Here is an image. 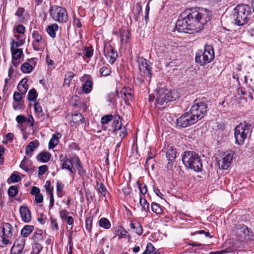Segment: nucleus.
<instances>
[{
	"instance_id": "680f3d73",
	"label": "nucleus",
	"mask_w": 254,
	"mask_h": 254,
	"mask_svg": "<svg viewBox=\"0 0 254 254\" xmlns=\"http://www.w3.org/2000/svg\"><path fill=\"white\" fill-rule=\"evenodd\" d=\"M48 169V167L46 165H44L42 166H41L39 167V172H38V175L39 176H42L45 174L46 171Z\"/></svg>"
},
{
	"instance_id": "338daca9",
	"label": "nucleus",
	"mask_w": 254,
	"mask_h": 254,
	"mask_svg": "<svg viewBox=\"0 0 254 254\" xmlns=\"http://www.w3.org/2000/svg\"><path fill=\"white\" fill-rule=\"evenodd\" d=\"M25 122H26L30 127H33L34 123V120L31 115H29L28 118L26 119Z\"/></svg>"
},
{
	"instance_id": "6e6d98bb",
	"label": "nucleus",
	"mask_w": 254,
	"mask_h": 254,
	"mask_svg": "<svg viewBox=\"0 0 254 254\" xmlns=\"http://www.w3.org/2000/svg\"><path fill=\"white\" fill-rule=\"evenodd\" d=\"M68 214L69 212L66 210H63L60 212V217L63 221H65L67 217H69L68 216Z\"/></svg>"
},
{
	"instance_id": "393cba45",
	"label": "nucleus",
	"mask_w": 254,
	"mask_h": 254,
	"mask_svg": "<svg viewBox=\"0 0 254 254\" xmlns=\"http://www.w3.org/2000/svg\"><path fill=\"white\" fill-rule=\"evenodd\" d=\"M51 157V154L48 152H43L39 153L37 156V159L42 163H46L49 161Z\"/></svg>"
},
{
	"instance_id": "72a5a7b5",
	"label": "nucleus",
	"mask_w": 254,
	"mask_h": 254,
	"mask_svg": "<svg viewBox=\"0 0 254 254\" xmlns=\"http://www.w3.org/2000/svg\"><path fill=\"white\" fill-rule=\"evenodd\" d=\"M119 115H116L114 117L113 127L115 130H118L121 129L122 127L121 121Z\"/></svg>"
},
{
	"instance_id": "6e6552de",
	"label": "nucleus",
	"mask_w": 254,
	"mask_h": 254,
	"mask_svg": "<svg viewBox=\"0 0 254 254\" xmlns=\"http://www.w3.org/2000/svg\"><path fill=\"white\" fill-rule=\"evenodd\" d=\"M12 226L8 223H4L3 227H0V246L5 247L9 243V238L12 235Z\"/></svg>"
},
{
	"instance_id": "c85d7f7f",
	"label": "nucleus",
	"mask_w": 254,
	"mask_h": 254,
	"mask_svg": "<svg viewBox=\"0 0 254 254\" xmlns=\"http://www.w3.org/2000/svg\"><path fill=\"white\" fill-rule=\"evenodd\" d=\"M10 50L12 55V59L20 60L21 57L23 56V51L22 49L14 50L12 46L10 47Z\"/></svg>"
},
{
	"instance_id": "c9c22d12",
	"label": "nucleus",
	"mask_w": 254,
	"mask_h": 254,
	"mask_svg": "<svg viewBox=\"0 0 254 254\" xmlns=\"http://www.w3.org/2000/svg\"><path fill=\"white\" fill-rule=\"evenodd\" d=\"M37 96L38 94L36 89L32 88L28 93L27 99L30 101H34L36 100Z\"/></svg>"
},
{
	"instance_id": "4468645a",
	"label": "nucleus",
	"mask_w": 254,
	"mask_h": 254,
	"mask_svg": "<svg viewBox=\"0 0 254 254\" xmlns=\"http://www.w3.org/2000/svg\"><path fill=\"white\" fill-rule=\"evenodd\" d=\"M233 160V154L232 153H224L220 159L217 160V163L219 168L227 170L230 166Z\"/></svg>"
},
{
	"instance_id": "58836bf2",
	"label": "nucleus",
	"mask_w": 254,
	"mask_h": 254,
	"mask_svg": "<svg viewBox=\"0 0 254 254\" xmlns=\"http://www.w3.org/2000/svg\"><path fill=\"white\" fill-rule=\"evenodd\" d=\"M139 203L144 210L147 211L149 210V204L146 199L142 196H140Z\"/></svg>"
},
{
	"instance_id": "ea45409f",
	"label": "nucleus",
	"mask_w": 254,
	"mask_h": 254,
	"mask_svg": "<svg viewBox=\"0 0 254 254\" xmlns=\"http://www.w3.org/2000/svg\"><path fill=\"white\" fill-rule=\"evenodd\" d=\"M24 107L25 105L23 101H13V108L15 110L24 109Z\"/></svg>"
},
{
	"instance_id": "b1692460",
	"label": "nucleus",
	"mask_w": 254,
	"mask_h": 254,
	"mask_svg": "<svg viewBox=\"0 0 254 254\" xmlns=\"http://www.w3.org/2000/svg\"><path fill=\"white\" fill-rule=\"evenodd\" d=\"M27 82V79L26 78H23L20 81L17 86V89L19 91L18 92L23 95L25 94L28 88Z\"/></svg>"
},
{
	"instance_id": "a19ab883",
	"label": "nucleus",
	"mask_w": 254,
	"mask_h": 254,
	"mask_svg": "<svg viewBox=\"0 0 254 254\" xmlns=\"http://www.w3.org/2000/svg\"><path fill=\"white\" fill-rule=\"evenodd\" d=\"M39 144H29L25 148V153L27 155L31 154Z\"/></svg>"
},
{
	"instance_id": "bf43d9fd",
	"label": "nucleus",
	"mask_w": 254,
	"mask_h": 254,
	"mask_svg": "<svg viewBox=\"0 0 254 254\" xmlns=\"http://www.w3.org/2000/svg\"><path fill=\"white\" fill-rule=\"evenodd\" d=\"M44 187L46 189V192L47 193H49L53 191V188L51 187L50 181H46V184L44 186Z\"/></svg>"
},
{
	"instance_id": "e2e57ef3",
	"label": "nucleus",
	"mask_w": 254,
	"mask_h": 254,
	"mask_svg": "<svg viewBox=\"0 0 254 254\" xmlns=\"http://www.w3.org/2000/svg\"><path fill=\"white\" fill-rule=\"evenodd\" d=\"M51 228L53 230H57L59 229L58 224L55 219L54 218H51Z\"/></svg>"
},
{
	"instance_id": "6ab92c4d",
	"label": "nucleus",
	"mask_w": 254,
	"mask_h": 254,
	"mask_svg": "<svg viewBox=\"0 0 254 254\" xmlns=\"http://www.w3.org/2000/svg\"><path fill=\"white\" fill-rule=\"evenodd\" d=\"M29 61L31 62H32L34 65H35L37 59L32 58L30 60H29ZM34 66H33L28 63H24L21 65L20 69L23 73H29L33 70Z\"/></svg>"
},
{
	"instance_id": "f8f14e48",
	"label": "nucleus",
	"mask_w": 254,
	"mask_h": 254,
	"mask_svg": "<svg viewBox=\"0 0 254 254\" xmlns=\"http://www.w3.org/2000/svg\"><path fill=\"white\" fill-rule=\"evenodd\" d=\"M236 234L241 238H243L246 241H252L253 240V233L251 228L248 226L240 224L237 225L235 229Z\"/></svg>"
},
{
	"instance_id": "5fc2aeb1",
	"label": "nucleus",
	"mask_w": 254,
	"mask_h": 254,
	"mask_svg": "<svg viewBox=\"0 0 254 254\" xmlns=\"http://www.w3.org/2000/svg\"><path fill=\"white\" fill-rule=\"evenodd\" d=\"M23 94H22L21 93L15 91L13 94V101H23L22 98H23Z\"/></svg>"
},
{
	"instance_id": "4be33fe9",
	"label": "nucleus",
	"mask_w": 254,
	"mask_h": 254,
	"mask_svg": "<svg viewBox=\"0 0 254 254\" xmlns=\"http://www.w3.org/2000/svg\"><path fill=\"white\" fill-rule=\"evenodd\" d=\"M167 151L166 153V155L167 159L169 161V163H172L174 161L176 157L177 151L173 146L167 145Z\"/></svg>"
},
{
	"instance_id": "f3484780",
	"label": "nucleus",
	"mask_w": 254,
	"mask_h": 254,
	"mask_svg": "<svg viewBox=\"0 0 254 254\" xmlns=\"http://www.w3.org/2000/svg\"><path fill=\"white\" fill-rule=\"evenodd\" d=\"M25 245V241L23 239H19L16 240L11 249V254H21L22 253H25V252H23Z\"/></svg>"
},
{
	"instance_id": "f704fd0d",
	"label": "nucleus",
	"mask_w": 254,
	"mask_h": 254,
	"mask_svg": "<svg viewBox=\"0 0 254 254\" xmlns=\"http://www.w3.org/2000/svg\"><path fill=\"white\" fill-rule=\"evenodd\" d=\"M84 118L80 113H75L72 116V121L74 123H83Z\"/></svg>"
},
{
	"instance_id": "2f4dec72",
	"label": "nucleus",
	"mask_w": 254,
	"mask_h": 254,
	"mask_svg": "<svg viewBox=\"0 0 254 254\" xmlns=\"http://www.w3.org/2000/svg\"><path fill=\"white\" fill-rule=\"evenodd\" d=\"M142 254H159V253L156 251L154 246L149 243L147 244L145 251Z\"/></svg>"
},
{
	"instance_id": "ddd939ff",
	"label": "nucleus",
	"mask_w": 254,
	"mask_h": 254,
	"mask_svg": "<svg viewBox=\"0 0 254 254\" xmlns=\"http://www.w3.org/2000/svg\"><path fill=\"white\" fill-rule=\"evenodd\" d=\"M32 47L36 51H39L44 48L45 40L41 34L38 31L34 30L32 33Z\"/></svg>"
},
{
	"instance_id": "de8ad7c7",
	"label": "nucleus",
	"mask_w": 254,
	"mask_h": 254,
	"mask_svg": "<svg viewBox=\"0 0 254 254\" xmlns=\"http://www.w3.org/2000/svg\"><path fill=\"white\" fill-rule=\"evenodd\" d=\"M99 72L101 76H108L111 73V70L109 67L105 66L100 68Z\"/></svg>"
},
{
	"instance_id": "7ed1b4c3",
	"label": "nucleus",
	"mask_w": 254,
	"mask_h": 254,
	"mask_svg": "<svg viewBox=\"0 0 254 254\" xmlns=\"http://www.w3.org/2000/svg\"><path fill=\"white\" fill-rule=\"evenodd\" d=\"M182 160L187 169L195 172H201L203 166L200 156L193 151H185L182 157Z\"/></svg>"
},
{
	"instance_id": "a18cd8bd",
	"label": "nucleus",
	"mask_w": 254,
	"mask_h": 254,
	"mask_svg": "<svg viewBox=\"0 0 254 254\" xmlns=\"http://www.w3.org/2000/svg\"><path fill=\"white\" fill-rule=\"evenodd\" d=\"M93 216H90L85 219V227L86 229L90 232L92 229Z\"/></svg>"
},
{
	"instance_id": "79ce46f5",
	"label": "nucleus",
	"mask_w": 254,
	"mask_h": 254,
	"mask_svg": "<svg viewBox=\"0 0 254 254\" xmlns=\"http://www.w3.org/2000/svg\"><path fill=\"white\" fill-rule=\"evenodd\" d=\"M149 149V151H148V157L145 162V165L147 167H149V161L156 155L155 150H153L150 148Z\"/></svg>"
},
{
	"instance_id": "a878e982",
	"label": "nucleus",
	"mask_w": 254,
	"mask_h": 254,
	"mask_svg": "<svg viewBox=\"0 0 254 254\" xmlns=\"http://www.w3.org/2000/svg\"><path fill=\"white\" fill-rule=\"evenodd\" d=\"M115 235L120 236V238L127 237L128 239L130 236L128 235L127 231L123 227L119 226L115 229Z\"/></svg>"
},
{
	"instance_id": "f03ea898",
	"label": "nucleus",
	"mask_w": 254,
	"mask_h": 254,
	"mask_svg": "<svg viewBox=\"0 0 254 254\" xmlns=\"http://www.w3.org/2000/svg\"><path fill=\"white\" fill-rule=\"evenodd\" d=\"M254 11V8L249 4H238L234 9L233 18L235 24L242 26L249 22L251 15Z\"/></svg>"
},
{
	"instance_id": "412c9836",
	"label": "nucleus",
	"mask_w": 254,
	"mask_h": 254,
	"mask_svg": "<svg viewBox=\"0 0 254 254\" xmlns=\"http://www.w3.org/2000/svg\"><path fill=\"white\" fill-rule=\"evenodd\" d=\"M19 211L22 220L25 222H29L31 220V216L28 207L24 206H21Z\"/></svg>"
},
{
	"instance_id": "4c0bfd02",
	"label": "nucleus",
	"mask_w": 254,
	"mask_h": 254,
	"mask_svg": "<svg viewBox=\"0 0 254 254\" xmlns=\"http://www.w3.org/2000/svg\"><path fill=\"white\" fill-rule=\"evenodd\" d=\"M83 51L84 56L88 58H91L93 55V49L92 47H85Z\"/></svg>"
},
{
	"instance_id": "a211bd4d",
	"label": "nucleus",
	"mask_w": 254,
	"mask_h": 254,
	"mask_svg": "<svg viewBox=\"0 0 254 254\" xmlns=\"http://www.w3.org/2000/svg\"><path fill=\"white\" fill-rule=\"evenodd\" d=\"M205 65L211 63L214 59V51L211 45H205Z\"/></svg>"
},
{
	"instance_id": "39448f33",
	"label": "nucleus",
	"mask_w": 254,
	"mask_h": 254,
	"mask_svg": "<svg viewBox=\"0 0 254 254\" xmlns=\"http://www.w3.org/2000/svg\"><path fill=\"white\" fill-rule=\"evenodd\" d=\"M207 105L202 100H195L194 105L191 106L189 111L190 113L192 115L193 119L197 122L201 120L207 113Z\"/></svg>"
},
{
	"instance_id": "bb28decb",
	"label": "nucleus",
	"mask_w": 254,
	"mask_h": 254,
	"mask_svg": "<svg viewBox=\"0 0 254 254\" xmlns=\"http://www.w3.org/2000/svg\"><path fill=\"white\" fill-rule=\"evenodd\" d=\"M130 227L131 229L133 230L134 232L138 235H141L142 234L143 229L142 226L139 222H135L133 223L130 222Z\"/></svg>"
},
{
	"instance_id": "9b49d317",
	"label": "nucleus",
	"mask_w": 254,
	"mask_h": 254,
	"mask_svg": "<svg viewBox=\"0 0 254 254\" xmlns=\"http://www.w3.org/2000/svg\"><path fill=\"white\" fill-rule=\"evenodd\" d=\"M197 122L193 119L189 112L183 114L176 120V127L178 128L186 127L190 126Z\"/></svg>"
},
{
	"instance_id": "1a4fd4ad",
	"label": "nucleus",
	"mask_w": 254,
	"mask_h": 254,
	"mask_svg": "<svg viewBox=\"0 0 254 254\" xmlns=\"http://www.w3.org/2000/svg\"><path fill=\"white\" fill-rule=\"evenodd\" d=\"M60 159L62 162V168L63 169L67 170L71 174L75 173L76 169L74 167V165L76 166L79 159L77 156H69L68 158L66 156L63 157V156L62 155Z\"/></svg>"
},
{
	"instance_id": "8fccbe9b",
	"label": "nucleus",
	"mask_w": 254,
	"mask_h": 254,
	"mask_svg": "<svg viewBox=\"0 0 254 254\" xmlns=\"http://www.w3.org/2000/svg\"><path fill=\"white\" fill-rule=\"evenodd\" d=\"M43 249L42 246L39 243H35L33 247V254H39Z\"/></svg>"
},
{
	"instance_id": "0e129e2a",
	"label": "nucleus",
	"mask_w": 254,
	"mask_h": 254,
	"mask_svg": "<svg viewBox=\"0 0 254 254\" xmlns=\"http://www.w3.org/2000/svg\"><path fill=\"white\" fill-rule=\"evenodd\" d=\"M16 121L19 124H22L26 121V118L24 116L22 115H18L16 118Z\"/></svg>"
},
{
	"instance_id": "4d7b16f0",
	"label": "nucleus",
	"mask_w": 254,
	"mask_h": 254,
	"mask_svg": "<svg viewBox=\"0 0 254 254\" xmlns=\"http://www.w3.org/2000/svg\"><path fill=\"white\" fill-rule=\"evenodd\" d=\"M195 234H204L205 237L206 238H211L213 237V235H211L208 231H205L204 230H199L196 231L194 233Z\"/></svg>"
},
{
	"instance_id": "774afa93",
	"label": "nucleus",
	"mask_w": 254,
	"mask_h": 254,
	"mask_svg": "<svg viewBox=\"0 0 254 254\" xmlns=\"http://www.w3.org/2000/svg\"><path fill=\"white\" fill-rule=\"evenodd\" d=\"M40 189L37 187L33 186L32 187L31 190V193L32 195H37L38 194L40 193Z\"/></svg>"
},
{
	"instance_id": "052dcab7",
	"label": "nucleus",
	"mask_w": 254,
	"mask_h": 254,
	"mask_svg": "<svg viewBox=\"0 0 254 254\" xmlns=\"http://www.w3.org/2000/svg\"><path fill=\"white\" fill-rule=\"evenodd\" d=\"M139 189L140 190V192L141 194L142 195H145L147 191V189L146 185L145 184H139Z\"/></svg>"
},
{
	"instance_id": "0eeeda50",
	"label": "nucleus",
	"mask_w": 254,
	"mask_h": 254,
	"mask_svg": "<svg viewBox=\"0 0 254 254\" xmlns=\"http://www.w3.org/2000/svg\"><path fill=\"white\" fill-rule=\"evenodd\" d=\"M50 15L52 18L59 22H66L68 19L67 13L65 9L61 6L54 5L50 8Z\"/></svg>"
},
{
	"instance_id": "c756f323",
	"label": "nucleus",
	"mask_w": 254,
	"mask_h": 254,
	"mask_svg": "<svg viewBox=\"0 0 254 254\" xmlns=\"http://www.w3.org/2000/svg\"><path fill=\"white\" fill-rule=\"evenodd\" d=\"M33 230V226L26 225L22 229L21 231V234L24 237H27L31 234Z\"/></svg>"
},
{
	"instance_id": "13d9d810",
	"label": "nucleus",
	"mask_w": 254,
	"mask_h": 254,
	"mask_svg": "<svg viewBox=\"0 0 254 254\" xmlns=\"http://www.w3.org/2000/svg\"><path fill=\"white\" fill-rule=\"evenodd\" d=\"M25 11V9L22 7H19L17 10L15 15L18 16L20 19H23V14Z\"/></svg>"
},
{
	"instance_id": "37998d69",
	"label": "nucleus",
	"mask_w": 254,
	"mask_h": 254,
	"mask_svg": "<svg viewBox=\"0 0 254 254\" xmlns=\"http://www.w3.org/2000/svg\"><path fill=\"white\" fill-rule=\"evenodd\" d=\"M8 194L10 197H14L18 193L17 187L15 186H12L8 190Z\"/></svg>"
},
{
	"instance_id": "cd10ccee",
	"label": "nucleus",
	"mask_w": 254,
	"mask_h": 254,
	"mask_svg": "<svg viewBox=\"0 0 254 254\" xmlns=\"http://www.w3.org/2000/svg\"><path fill=\"white\" fill-rule=\"evenodd\" d=\"M59 26L57 24H53L49 25L47 28V32L53 38L56 37V32L58 30Z\"/></svg>"
},
{
	"instance_id": "9d476101",
	"label": "nucleus",
	"mask_w": 254,
	"mask_h": 254,
	"mask_svg": "<svg viewBox=\"0 0 254 254\" xmlns=\"http://www.w3.org/2000/svg\"><path fill=\"white\" fill-rule=\"evenodd\" d=\"M138 66L140 75L147 81H150L152 75L151 67L148 61L143 58L138 60Z\"/></svg>"
},
{
	"instance_id": "dca6fc26",
	"label": "nucleus",
	"mask_w": 254,
	"mask_h": 254,
	"mask_svg": "<svg viewBox=\"0 0 254 254\" xmlns=\"http://www.w3.org/2000/svg\"><path fill=\"white\" fill-rule=\"evenodd\" d=\"M104 55L107 59H109V62L110 64H113L118 57V54L110 45L107 46L105 45L104 49Z\"/></svg>"
},
{
	"instance_id": "aec40b11",
	"label": "nucleus",
	"mask_w": 254,
	"mask_h": 254,
	"mask_svg": "<svg viewBox=\"0 0 254 254\" xmlns=\"http://www.w3.org/2000/svg\"><path fill=\"white\" fill-rule=\"evenodd\" d=\"M121 94L122 95V98L125 100L126 104H129L130 102L131 101L133 98L131 89L123 88L121 91Z\"/></svg>"
},
{
	"instance_id": "f257e3e1",
	"label": "nucleus",
	"mask_w": 254,
	"mask_h": 254,
	"mask_svg": "<svg viewBox=\"0 0 254 254\" xmlns=\"http://www.w3.org/2000/svg\"><path fill=\"white\" fill-rule=\"evenodd\" d=\"M206 9L200 7H192L185 10L176 23V29L179 32L192 34L197 33L203 28L207 22Z\"/></svg>"
},
{
	"instance_id": "7c9ffc66",
	"label": "nucleus",
	"mask_w": 254,
	"mask_h": 254,
	"mask_svg": "<svg viewBox=\"0 0 254 254\" xmlns=\"http://www.w3.org/2000/svg\"><path fill=\"white\" fill-rule=\"evenodd\" d=\"M99 225L104 229H108L111 227L109 220L106 218L102 217L99 221Z\"/></svg>"
},
{
	"instance_id": "603ef678",
	"label": "nucleus",
	"mask_w": 254,
	"mask_h": 254,
	"mask_svg": "<svg viewBox=\"0 0 254 254\" xmlns=\"http://www.w3.org/2000/svg\"><path fill=\"white\" fill-rule=\"evenodd\" d=\"M62 137L61 133L58 132L53 134L49 143L58 142L59 139Z\"/></svg>"
},
{
	"instance_id": "423d86ee",
	"label": "nucleus",
	"mask_w": 254,
	"mask_h": 254,
	"mask_svg": "<svg viewBox=\"0 0 254 254\" xmlns=\"http://www.w3.org/2000/svg\"><path fill=\"white\" fill-rule=\"evenodd\" d=\"M173 92L167 88H160L156 93V103L159 105H164L168 102L175 100Z\"/></svg>"
},
{
	"instance_id": "20e7f679",
	"label": "nucleus",
	"mask_w": 254,
	"mask_h": 254,
	"mask_svg": "<svg viewBox=\"0 0 254 254\" xmlns=\"http://www.w3.org/2000/svg\"><path fill=\"white\" fill-rule=\"evenodd\" d=\"M251 124L246 122L241 123L235 128L236 143L244 142L251 135Z\"/></svg>"
},
{
	"instance_id": "c03bdc74",
	"label": "nucleus",
	"mask_w": 254,
	"mask_h": 254,
	"mask_svg": "<svg viewBox=\"0 0 254 254\" xmlns=\"http://www.w3.org/2000/svg\"><path fill=\"white\" fill-rule=\"evenodd\" d=\"M34 109L38 117H42L43 116L44 114L42 107L39 105L38 102H36L34 104Z\"/></svg>"
},
{
	"instance_id": "49530a36",
	"label": "nucleus",
	"mask_w": 254,
	"mask_h": 254,
	"mask_svg": "<svg viewBox=\"0 0 254 254\" xmlns=\"http://www.w3.org/2000/svg\"><path fill=\"white\" fill-rule=\"evenodd\" d=\"M75 166L78 170L79 175L84 176L85 175V171L83 168V166L80 159H79Z\"/></svg>"
},
{
	"instance_id": "2eb2a0df",
	"label": "nucleus",
	"mask_w": 254,
	"mask_h": 254,
	"mask_svg": "<svg viewBox=\"0 0 254 254\" xmlns=\"http://www.w3.org/2000/svg\"><path fill=\"white\" fill-rule=\"evenodd\" d=\"M83 82L82 85V91L84 93L88 94L92 90V78L90 75L85 74L82 77L81 79Z\"/></svg>"
},
{
	"instance_id": "09e8293b",
	"label": "nucleus",
	"mask_w": 254,
	"mask_h": 254,
	"mask_svg": "<svg viewBox=\"0 0 254 254\" xmlns=\"http://www.w3.org/2000/svg\"><path fill=\"white\" fill-rule=\"evenodd\" d=\"M151 209L153 212L158 214L160 213L162 211L160 205L155 202H153L151 204Z\"/></svg>"
},
{
	"instance_id": "473e14b6",
	"label": "nucleus",
	"mask_w": 254,
	"mask_h": 254,
	"mask_svg": "<svg viewBox=\"0 0 254 254\" xmlns=\"http://www.w3.org/2000/svg\"><path fill=\"white\" fill-rule=\"evenodd\" d=\"M74 76V74L73 72L69 71L67 72L64 75V85H67V86H69L70 82L73 78V77Z\"/></svg>"
},
{
	"instance_id": "69168bd1",
	"label": "nucleus",
	"mask_w": 254,
	"mask_h": 254,
	"mask_svg": "<svg viewBox=\"0 0 254 254\" xmlns=\"http://www.w3.org/2000/svg\"><path fill=\"white\" fill-rule=\"evenodd\" d=\"M10 179L13 183L18 182L21 180L20 176L16 174H12L10 176Z\"/></svg>"
},
{
	"instance_id": "3c124183",
	"label": "nucleus",
	"mask_w": 254,
	"mask_h": 254,
	"mask_svg": "<svg viewBox=\"0 0 254 254\" xmlns=\"http://www.w3.org/2000/svg\"><path fill=\"white\" fill-rule=\"evenodd\" d=\"M98 189L100 193L103 196H105L106 194V188L105 185L102 183H97Z\"/></svg>"
},
{
	"instance_id": "864d4df0",
	"label": "nucleus",
	"mask_w": 254,
	"mask_h": 254,
	"mask_svg": "<svg viewBox=\"0 0 254 254\" xmlns=\"http://www.w3.org/2000/svg\"><path fill=\"white\" fill-rule=\"evenodd\" d=\"M113 118V116L112 115H106L101 118V122L102 124H106L111 121Z\"/></svg>"
},
{
	"instance_id": "e433bc0d",
	"label": "nucleus",
	"mask_w": 254,
	"mask_h": 254,
	"mask_svg": "<svg viewBox=\"0 0 254 254\" xmlns=\"http://www.w3.org/2000/svg\"><path fill=\"white\" fill-rule=\"evenodd\" d=\"M15 37L16 38L18 41L15 42L14 41H12L11 46H12L14 50H19L17 48L22 45L24 43V40L22 39H20V36L18 35H15Z\"/></svg>"
},
{
	"instance_id": "5701e85b",
	"label": "nucleus",
	"mask_w": 254,
	"mask_h": 254,
	"mask_svg": "<svg viewBox=\"0 0 254 254\" xmlns=\"http://www.w3.org/2000/svg\"><path fill=\"white\" fill-rule=\"evenodd\" d=\"M205 46H204V50L198 51L195 55V61L197 63L199 64L200 65L204 66L205 65Z\"/></svg>"
}]
</instances>
